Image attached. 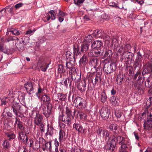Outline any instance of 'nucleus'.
<instances>
[{"instance_id": "obj_9", "label": "nucleus", "mask_w": 152, "mask_h": 152, "mask_svg": "<svg viewBox=\"0 0 152 152\" xmlns=\"http://www.w3.org/2000/svg\"><path fill=\"white\" fill-rule=\"evenodd\" d=\"M86 80L85 79H82L81 81H80L75 84L77 88L81 92H83L86 91Z\"/></svg>"}, {"instance_id": "obj_21", "label": "nucleus", "mask_w": 152, "mask_h": 152, "mask_svg": "<svg viewBox=\"0 0 152 152\" xmlns=\"http://www.w3.org/2000/svg\"><path fill=\"white\" fill-rule=\"evenodd\" d=\"M43 116L39 112H36V115L34 118V122L35 125L39 126L42 122Z\"/></svg>"}, {"instance_id": "obj_44", "label": "nucleus", "mask_w": 152, "mask_h": 152, "mask_svg": "<svg viewBox=\"0 0 152 152\" xmlns=\"http://www.w3.org/2000/svg\"><path fill=\"white\" fill-rule=\"evenodd\" d=\"M2 146L4 149H9L10 147L9 141L8 140H5L2 143Z\"/></svg>"}, {"instance_id": "obj_2", "label": "nucleus", "mask_w": 152, "mask_h": 152, "mask_svg": "<svg viewBox=\"0 0 152 152\" xmlns=\"http://www.w3.org/2000/svg\"><path fill=\"white\" fill-rule=\"evenodd\" d=\"M102 74V71L99 72V75L90 74L88 78V90H91L98 83H100L101 82L100 77Z\"/></svg>"}, {"instance_id": "obj_13", "label": "nucleus", "mask_w": 152, "mask_h": 152, "mask_svg": "<svg viewBox=\"0 0 152 152\" xmlns=\"http://www.w3.org/2000/svg\"><path fill=\"white\" fill-rule=\"evenodd\" d=\"M18 140L24 143L26 145L28 144V138L27 135L23 131H19L18 137Z\"/></svg>"}, {"instance_id": "obj_53", "label": "nucleus", "mask_w": 152, "mask_h": 152, "mask_svg": "<svg viewBox=\"0 0 152 152\" xmlns=\"http://www.w3.org/2000/svg\"><path fill=\"white\" fill-rule=\"evenodd\" d=\"M116 97L114 96H112L110 98V101L111 103L114 106H115L118 104L117 101H116Z\"/></svg>"}, {"instance_id": "obj_52", "label": "nucleus", "mask_w": 152, "mask_h": 152, "mask_svg": "<svg viewBox=\"0 0 152 152\" xmlns=\"http://www.w3.org/2000/svg\"><path fill=\"white\" fill-rule=\"evenodd\" d=\"M152 105V96L149 97L146 103V107L148 108L150 107Z\"/></svg>"}, {"instance_id": "obj_17", "label": "nucleus", "mask_w": 152, "mask_h": 152, "mask_svg": "<svg viewBox=\"0 0 152 152\" xmlns=\"http://www.w3.org/2000/svg\"><path fill=\"white\" fill-rule=\"evenodd\" d=\"M34 84L32 83H27L24 84V87L26 91L29 94L33 93L34 92Z\"/></svg>"}, {"instance_id": "obj_4", "label": "nucleus", "mask_w": 152, "mask_h": 152, "mask_svg": "<svg viewBox=\"0 0 152 152\" xmlns=\"http://www.w3.org/2000/svg\"><path fill=\"white\" fill-rule=\"evenodd\" d=\"M116 68V65L115 63L107 62L104 65L103 71L106 74H109L115 71Z\"/></svg>"}, {"instance_id": "obj_61", "label": "nucleus", "mask_w": 152, "mask_h": 152, "mask_svg": "<svg viewBox=\"0 0 152 152\" xmlns=\"http://www.w3.org/2000/svg\"><path fill=\"white\" fill-rule=\"evenodd\" d=\"M84 1L85 0H74V2L76 5L79 6L83 3Z\"/></svg>"}, {"instance_id": "obj_32", "label": "nucleus", "mask_w": 152, "mask_h": 152, "mask_svg": "<svg viewBox=\"0 0 152 152\" xmlns=\"http://www.w3.org/2000/svg\"><path fill=\"white\" fill-rule=\"evenodd\" d=\"M65 132L62 129H60L59 132V140L60 143L62 142L63 140H65Z\"/></svg>"}, {"instance_id": "obj_28", "label": "nucleus", "mask_w": 152, "mask_h": 152, "mask_svg": "<svg viewBox=\"0 0 152 152\" xmlns=\"http://www.w3.org/2000/svg\"><path fill=\"white\" fill-rule=\"evenodd\" d=\"M79 63L80 66L84 67L88 63V59L86 56L84 54L80 59Z\"/></svg>"}, {"instance_id": "obj_30", "label": "nucleus", "mask_w": 152, "mask_h": 152, "mask_svg": "<svg viewBox=\"0 0 152 152\" xmlns=\"http://www.w3.org/2000/svg\"><path fill=\"white\" fill-rule=\"evenodd\" d=\"M57 68V72L58 74H61L66 72V68L65 66L62 64H59Z\"/></svg>"}, {"instance_id": "obj_45", "label": "nucleus", "mask_w": 152, "mask_h": 152, "mask_svg": "<svg viewBox=\"0 0 152 152\" xmlns=\"http://www.w3.org/2000/svg\"><path fill=\"white\" fill-rule=\"evenodd\" d=\"M52 101L53 103H57L55 104V105L57 104V103H59L58 94L57 95L55 93L53 94L52 98Z\"/></svg>"}, {"instance_id": "obj_19", "label": "nucleus", "mask_w": 152, "mask_h": 152, "mask_svg": "<svg viewBox=\"0 0 152 152\" xmlns=\"http://www.w3.org/2000/svg\"><path fill=\"white\" fill-rule=\"evenodd\" d=\"M131 48V45L128 44H126L123 45L122 46L117 48V51L120 53H123L124 52L129 51Z\"/></svg>"}, {"instance_id": "obj_54", "label": "nucleus", "mask_w": 152, "mask_h": 152, "mask_svg": "<svg viewBox=\"0 0 152 152\" xmlns=\"http://www.w3.org/2000/svg\"><path fill=\"white\" fill-rule=\"evenodd\" d=\"M69 77H67L65 79H63L61 83L63 85H64L66 87H68V79Z\"/></svg>"}, {"instance_id": "obj_12", "label": "nucleus", "mask_w": 152, "mask_h": 152, "mask_svg": "<svg viewBox=\"0 0 152 152\" xmlns=\"http://www.w3.org/2000/svg\"><path fill=\"white\" fill-rule=\"evenodd\" d=\"M48 67V64L45 61L41 60H39L37 66L39 70H40V69H41V71L43 72H46Z\"/></svg>"}, {"instance_id": "obj_39", "label": "nucleus", "mask_w": 152, "mask_h": 152, "mask_svg": "<svg viewBox=\"0 0 152 152\" xmlns=\"http://www.w3.org/2000/svg\"><path fill=\"white\" fill-rule=\"evenodd\" d=\"M113 54L112 51L110 50H109L105 52L104 56L103 57V59H108L110 58Z\"/></svg>"}, {"instance_id": "obj_6", "label": "nucleus", "mask_w": 152, "mask_h": 152, "mask_svg": "<svg viewBox=\"0 0 152 152\" xmlns=\"http://www.w3.org/2000/svg\"><path fill=\"white\" fill-rule=\"evenodd\" d=\"M95 132L97 134L99 137H102L106 140L107 138L110 139V133L109 131L105 129H104L102 127H98L96 129Z\"/></svg>"}, {"instance_id": "obj_33", "label": "nucleus", "mask_w": 152, "mask_h": 152, "mask_svg": "<svg viewBox=\"0 0 152 152\" xmlns=\"http://www.w3.org/2000/svg\"><path fill=\"white\" fill-rule=\"evenodd\" d=\"M41 100L43 103L48 102L50 101V96L48 94H44L42 95L41 97Z\"/></svg>"}, {"instance_id": "obj_36", "label": "nucleus", "mask_w": 152, "mask_h": 152, "mask_svg": "<svg viewBox=\"0 0 152 152\" xmlns=\"http://www.w3.org/2000/svg\"><path fill=\"white\" fill-rule=\"evenodd\" d=\"M104 31L101 29L96 30L94 31V34L96 37H100L103 34Z\"/></svg>"}, {"instance_id": "obj_22", "label": "nucleus", "mask_w": 152, "mask_h": 152, "mask_svg": "<svg viewBox=\"0 0 152 152\" xmlns=\"http://www.w3.org/2000/svg\"><path fill=\"white\" fill-rule=\"evenodd\" d=\"M99 60L96 58H91L90 59L89 65L92 69L93 68L96 69L97 66L98 65Z\"/></svg>"}, {"instance_id": "obj_3", "label": "nucleus", "mask_w": 152, "mask_h": 152, "mask_svg": "<svg viewBox=\"0 0 152 152\" xmlns=\"http://www.w3.org/2000/svg\"><path fill=\"white\" fill-rule=\"evenodd\" d=\"M73 104L76 107L80 110H83L86 107V100L79 96L75 97L74 100Z\"/></svg>"}, {"instance_id": "obj_20", "label": "nucleus", "mask_w": 152, "mask_h": 152, "mask_svg": "<svg viewBox=\"0 0 152 152\" xmlns=\"http://www.w3.org/2000/svg\"><path fill=\"white\" fill-rule=\"evenodd\" d=\"M123 54L122 56V61L124 60H131L132 58L134 55L132 53L129 51L124 52L123 53H121Z\"/></svg>"}, {"instance_id": "obj_5", "label": "nucleus", "mask_w": 152, "mask_h": 152, "mask_svg": "<svg viewBox=\"0 0 152 152\" xmlns=\"http://www.w3.org/2000/svg\"><path fill=\"white\" fill-rule=\"evenodd\" d=\"M69 74L71 75V79L75 84L80 81L81 75L80 72L77 69H73L71 70Z\"/></svg>"}, {"instance_id": "obj_58", "label": "nucleus", "mask_w": 152, "mask_h": 152, "mask_svg": "<svg viewBox=\"0 0 152 152\" xmlns=\"http://www.w3.org/2000/svg\"><path fill=\"white\" fill-rule=\"evenodd\" d=\"M102 38H103L105 41H109L110 40V37L108 36L106 34H102V35L101 37Z\"/></svg>"}, {"instance_id": "obj_60", "label": "nucleus", "mask_w": 152, "mask_h": 152, "mask_svg": "<svg viewBox=\"0 0 152 152\" xmlns=\"http://www.w3.org/2000/svg\"><path fill=\"white\" fill-rule=\"evenodd\" d=\"M130 60H124L123 61L124 62H125L124 64V66L126 67V69L127 68L130 67V65L129 64V62ZM121 61H123L122 60H121Z\"/></svg>"}, {"instance_id": "obj_14", "label": "nucleus", "mask_w": 152, "mask_h": 152, "mask_svg": "<svg viewBox=\"0 0 152 152\" xmlns=\"http://www.w3.org/2000/svg\"><path fill=\"white\" fill-rule=\"evenodd\" d=\"M148 65L145 64L143 66L142 74V75H145L149 74V77L152 78V68Z\"/></svg>"}, {"instance_id": "obj_50", "label": "nucleus", "mask_w": 152, "mask_h": 152, "mask_svg": "<svg viewBox=\"0 0 152 152\" xmlns=\"http://www.w3.org/2000/svg\"><path fill=\"white\" fill-rule=\"evenodd\" d=\"M101 49H96V51H94V55L95 57H98L99 56L102 55L103 53V51L101 50Z\"/></svg>"}, {"instance_id": "obj_16", "label": "nucleus", "mask_w": 152, "mask_h": 152, "mask_svg": "<svg viewBox=\"0 0 152 152\" xmlns=\"http://www.w3.org/2000/svg\"><path fill=\"white\" fill-rule=\"evenodd\" d=\"M15 125L17 126V129H19L20 131H23L25 129V127L23 125V123L21 122L20 118L16 117Z\"/></svg>"}, {"instance_id": "obj_26", "label": "nucleus", "mask_w": 152, "mask_h": 152, "mask_svg": "<svg viewBox=\"0 0 152 152\" xmlns=\"http://www.w3.org/2000/svg\"><path fill=\"white\" fill-rule=\"evenodd\" d=\"M103 43L101 41H94L91 45L92 49H101V47L102 48Z\"/></svg>"}, {"instance_id": "obj_18", "label": "nucleus", "mask_w": 152, "mask_h": 152, "mask_svg": "<svg viewBox=\"0 0 152 152\" xmlns=\"http://www.w3.org/2000/svg\"><path fill=\"white\" fill-rule=\"evenodd\" d=\"M73 53L74 54V61H76L75 56H77L78 55H80L82 54L81 51V50H80V47L79 45L77 44L74 45H73Z\"/></svg>"}, {"instance_id": "obj_8", "label": "nucleus", "mask_w": 152, "mask_h": 152, "mask_svg": "<svg viewBox=\"0 0 152 152\" xmlns=\"http://www.w3.org/2000/svg\"><path fill=\"white\" fill-rule=\"evenodd\" d=\"M72 117L70 116L67 115L65 117V115L63 113L59 114L58 117V119L59 121L63 122L68 125H69L72 123L71 118Z\"/></svg>"}, {"instance_id": "obj_57", "label": "nucleus", "mask_w": 152, "mask_h": 152, "mask_svg": "<svg viewBox=\"0 0 152 152\" xmlns=\"http://www.w3.org/2000/svg\"><path fill=\"white\" fill-rule=\"evenodd\" d=\"M122 113L121 111L118 110L115 112V115L117 118H120L122 115Z\"/></svg>"}, {"instance_id": "obj_48", "label": "nucleus", "mask_w": 152, "mask_h": 152, "mask_svg": "<svg viewBox=\"0 0 152 152\" xmlns=\"http://www.w3.org/2000/svg\"><path fill=\"white\" fill-rule=\"evenodd\" d=\"M112 44L114 45V48L116 49V51H117V48H118V40L116 38H113L112 39Z\"/></svg>"}, {"instance_id": "obj_64", "label": "nucleus", "mask_w": 152, "mask_h": 152, "mask_svg": "<svg viewBox=\"0 0 152 152\" xmlns=\"http://www.w3.org/2000/svg\"><path fill=\"white\" fill-rule=\"evenodd\" d=\"M27 151L28 150L26 147H23V148H19L18 152H27Z\"/></svg>"}, {"instance_id": "obj_15", "label": "nucleus", "mask_w": 152, "mask_h": 152, "mask_svg": "<svg viewBox=\"0 0 152 152\" xmlns=\"http://www.w3.org/2000/svg\"><path fill=\"white\" fill-rule=\"evenodd\" d=\"M51 110L47 109L45 107L43 108L42 113L47 118V120L51 119L53 120L54 118L53 115L51 113Z\"/></svg>"}, {"instance_id": "obj_47", "label": "nucleus", "mask_w": 152, "mask_h": 152, "mask_svg": "<svg viewBox=\"0 0 152 152\" xmlns=\"http://www.w3.org/2000/svg\"><path fill=\"white\" fill-rule=\"evenodd\" d=\"M58 95L59 101H64L66 99V95L65 94L59 93L58 94Z\"/></svg>"}, {"instance_id": "obj_25", "label": "nucleus", "mask_w": 152, "mask_h": 152, "mask_svg": "<svg viewBox=\"0 0 152 152\" xmlns=\"http://www.w3.org/2000/svg\"><path fill=\"white\" fill-rule=\"evenodd\" d=\"M134 88L139 94H142L144 93V89L142 86L140 84L135 83L134 85Z\"/></svg>"}, {"instance_id": "obj_29", "label": "nucleus", "mask_w": 152, "mask_h": 152, "mask_svg": "<svg viewBox=\"0 0 152 152\" xmlns=\"http://www.w3.org/2000/svg\"><path fill=\"white\" fill-rule=\"evenodd\" d=\"M7 30L8 31L11 32L12 34L18 36L22 33V31L18 30L17 28H7Z\"/></svg>"}, {"instance_id": "obj_43", "label": "nucleus", "mask_w": 152, "mask_h": 152, "mask_svg": "<svg viewBox=\"0 0 152 152\" xmlns=\"http://www.w3.org/2000/svg\"><path fill=\"white\" fill-rule=\"evenodd\" d=\"M66 69H69V73H70L71 70L73 69H77L76 68L74 67L73 64H72L70 61L69 62H66Z\"/></svg>"}, {"instance_id": "obj_40", "label": "nucleus", "mask_w": 152, "mask_h": 152, "mask_svg": "<svg viewBox=\"0 0 152 152\" xmlns=\"http://www.w3.org/2000/svg\"><path fill=\"white\" fill-rule=\"evenodd\" d=\"M89 44H88L83 43L81 45V51L82 53H85L89 48Z\"/></svg>"}, {"instance_id": "obj_38", "label": "nucleus", "mask_w": 152, "mask_h": 152, "mask_svg": "<svg viewBox=\"0 0 152 152\" xmlns=\"http://www.w3.org/2000/svg\"><path fill=\"white\" fill-rule=\"evenodd\" d=\"M78 116L80 120H84L86 119L87 115L84 111H79L78 112Z\"/></svg>"}, {"instance_id": "obj_63", "label": "nucleus", "mask_w": 152, "mask_h": 152, "mask_svg": "<svg viewBox=\"0 0 152 152\" xmlns=\"http://www.w3.org/2000/svg\"><path fill=\"white\" fill-rule=\"evenodd\" d=\"M81 150L78 148L77 147L74 146L72 148L70 151L71 152H79V151L80 152V150Z\"/></svg>"}, {"instance_id": "obj_24", "label": "nucleus", "mask_w": 152, "mask_h": 152, "mask_svg": "<svg viewBox=\"0 0 152 152\" xmlns=\"http://www.w3.org/2000/svg\"><path fill=\"white\" fill-rule=\"evenodd\" d=\"M45 142V139L42 137L39 138V142L36 141L33 145V149L35 150L38 149L40 147V144H44Z\"/></svg>"}, {"instance_id": "obj_1", "label": "nucleus", "mask_w": 152, "mask_h": 152, "mask_svg": "<svg viewBox=\"0 0 152 152\" xmlns=\"http://www.w3.org/2000/svg\"><path fill=\"white\" fill-rule=\"evenodd\" d=\"M129 140L125 138L116 135H113L112 138L108 144V149L111 150L113 152L115 149L116 143L121 145L119 152H128L127 151V145Z\"/></svg>"}, {"instance_id": "obj_35", "label": "nucleus", "mask_w": 152, "mask_h": 152, "mask_svg": "<svg viewBox=\"0 0 152 152\" xmlns=\"http://www.w3.org/2000/svg\"><path fill=\"white\" fill-rule=\"evenodd\" d=\"M100 101L103 103L105 102L107 100V97L105 91L103 90L100 94Z\"/></svg>"}, {"instance_id": "obj_31", "label": "nucleus", "mask_w": 152, "mask_h": 152, "mask_svg": "<svg viewBox=\"0 0 152 152\" xmlns=\"http://www.w3.org/2000/svg\"><path fill=\"white\" fill-rule=\"evenodd\" d=\"M56 14L53 10H50L48 13V15L46 18L47 20L49 21L50 18L52 20H54L56 19Z\"/></svg>"}, {"instance_id": "obj_46", "label": "nucleus", "mask_w": 152, "mask_h": 152, "mask_svg": "<svg viewBox=\"0 0 152 152\" xmlns=\"http://www.w3.org/2000/svg\"><path fill=\"white\" fill-rule=\"evenodd\" d=\"M65 113L67 115L71 116L72 118H74V117L72 115V111L71 108L67 106H66L65 108Z\"/></svg>"}, {"instance_id": "obj_62", "label": "nucleus", "mask_w": 152, "mask_h": 152, "mask_svg": "<svg viewBox=\"0 0 152 152\" xmlns=\"http://www.w3.org/2000/svg\"><path fill=\"white\" fill-rule=\"evenodd\" d=\"M140 62V60H137V59L135 60L133 66L134 69H136V67L138 66Z\"/></svg>"}, {"instance_id": "obj_49", "label": "nucleus", "mask_w": 152, "mask_h": 152, "mask_svg": "<svg viewBox=\"0 0 152 152\" xmlns=\"http://www.w3.org/2000/svg\"><path fill=\"white\" fill-rule=\"evenodd\" d=\"M66 55L67 58L69 59V61H72V58H74V54L73 55L70 51H67L66 53Z\"/></svg>"}, {"instance_id": "obj_56", "label": "nucleus", "mask_w": 152, "mask_h": 152, "mask_svg": "<svg viewBox=\"0 0 152 152\" xmlns=\"http://www.w3.org/2000/svg\"><path fill=\"white\" fill-rule=\"evenodd\" d=\"M44 147L46 148L48 150H49L50 151H51V142H47L45 143Z\"/></svg>"}, {"instance_id": "obj_51", "label": "nucleus", "mask_w": 152, "mask_h": 152, "mask_svg": "<svg viewBox=\"0 0 152 152\" xmlns=\"http://www.w3.org/2000/svg\"><path fill=\"white\" fill-rule=\"evenodd\" d=\"M92 37L90 35H88L87 37H86L85 39V41L86 44H89L92 41Z\"/></svg>"}, {"instance_id": "obj_10", "label": "nucleus", "mask_w": 152, "mask_h": 152, "mask_svg": "<svg viewBox=\"0 0 152 152\" xmlns=\"http://www.w3.org/2000/svg\"><path fill=\"white\" fill-rule=\"evenodd\" d=\"M143 127L144 129L152 131V114H150V118L145 121Z\"/></svg>"}, {"instance_id": "obj_42", "label": "nucleus", "mask_w": 152, "mask_h": 152, "mask_svg": "<svg viewBox=\"0 0 152 152\" xmlns=\"http://www.w3.org/2000/svg\"><path fill=\"white\" fill-rule=\"evenodd\" d=\"M28 37H23L21 38L20 39L18 38L19 40H18V42L19 41V44H27L28 42Z\"/></svg>"}, {"instance_id": "obj_11", "label": "nucleus", "mask_w": 152, "mask_h": 152, "mask_svg": "<svg viewBox=\"0 0 152 152\" xmlns=\"http://www.w3.org/2000/svg\"><path fill=\"white\" fill-rule=\"evenodd\" d=\"M21 108L20 105L16 103H13L11 106V109L12 110L13 112L17 117H20V115H18V113L21 112Z\"/></svg>"}, {"instance_id": "obj_27", "label": "nucleus", "mask_w": 152, "mask_h": 152, "mask_svg": "<svg viewBox=\"0 0 152 152\" xmlns=\"http://www.w3.org/2000/svg\"><path fill=\"white\" fill-rule=\"evenodd\" d=\"M2 42V39L1 38L0 39V51L7 54H12V52L10 51V49H7L4 47L3 43Z\"/></svg>"}, {"instance_id": "obj_59", "label": "nucleus", "mask_w": 152, "mask_h": 152, "mask_svg": "<svg viewBox=\"0 0 152 152\" xmlns=\"http://www.w3.org/2000/svg\"><path fill=\"white\" fill-rule=\"evenodd\" d=\"M42 91V89L40 87H39L38 89V91L36 93V96L39 98L40 97L41 93Z\"/></svg>"}, {"instance_id": "obj_7", "label": "nucleus", "mask_w": 152, "mask_h": 152, "mask_svg": "<svg viewBox=\"0 0 152 152\" xmlns=\"http://www.w3.org/2000/svg\"><path fill=\"white\" fill-rule=\"evenodd\" d=\"M110 113V110L107 107H103L101 110L100 114L102 118L106 120L109 118Z\"/></svg>"}, {"instance_id": "obj_37", "label": "nucleus", "mask_w": 152, "mask_h": 152, "mask_svg": "<svg viewBox=\"0 0 152 152\" xmlns=\"http://www.w3.org/2000/svg\"><path fill=\"white\" fill-rule=\"evenodd\" d=\"M110 5L116 9H122L123 8V6L121 4H117L114 2H110Z\"/></svg>"}, {"instance_id": "obj_34", "label": "nucleus", "mask_w": 152, "mask_h": 152, "mask_svg": "<svg viewBox=\"0 0 152 152\" xmlns=\"http://www.w3.org/2000/svg\"><path fill=\"white\" fill-rule=\"evenodd\" d=\"M118 126L116 124H112L110 125L109 129L112 131L113 133H117L119 132L118 129Z\"/></svg>"}, {"instance_id": "obj_41", "label": "nucleus", "mask_w": 152, "mask_h": 152, "mask_svg": "<svg viewBox=\"0 0 152 152\" xmlns=\"http://www.w3.org/2000/svg\"><path fill=\"white\" fill-rule=\"evenodd\" d=\"M124 77L122 75H118L117 77L116 81L117 84L121 85L124 80Z\"/></svg>"}, {"instance_id": "obj_55", "label": "nucleus", "mask_w": 152, "mask_h": 152, "mask_svg": "<svg viewBox=\"0 0 152 152\" xmlns=\"http://www.w3.org/2000/svg\"><path fill=\"white\" fill-rule=\"evenodd\" d=\"M145 86L147 88H150L152 86V81L151 82L149 78L147 79L145 82Z\"/></svg>"}, {"instance_id": "obj_23", "label": "nucleus", "mask_w": 152, "mask_h": 152, "mask_svg": "<svg viewBox=\"0 0 152 152\" xmlns=\"http://www.w3.org/2000/svg\"><path fill=\"white\" fill-rule=\"evenodd\" d=\"M73 128L75 129L78 133L83 134L84 132L85 129H84L80 123H74L73 125Z\"/></svg>"}]
</instances>
